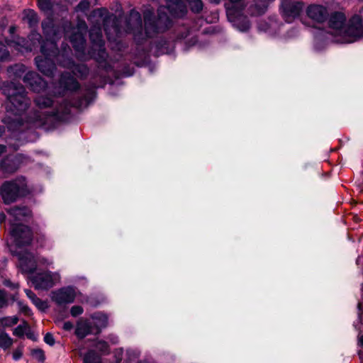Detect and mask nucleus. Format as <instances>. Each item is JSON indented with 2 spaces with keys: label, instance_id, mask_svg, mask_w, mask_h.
Returning <instances> with one entry per match:
<instances>
[{
  "label": "nucleus",
  "instance_id": "obj_51",
  "mask_svg": "<svg viewBox=\"0 0 363 363\" xmlns=\"http://www.w3.org/2000/svg\"><path fill=\"white\" fill-rule=\"evenodd\" d=\"M6 147L4 145H0V155L5 152Z\"/></svg>",
  "mask_w": 363,
  "mask_h": 363
},
{
  "label": "nucleus",
  "instance_id": "obj_14",
  "mask_svg": "<svg viewBox=\"0 0 363 363\" xmlns=\"http://www.w3.org/2000/svg\"><path fill=\"white\" fill-rule=\"evenodd\" d=\"M23 82L32 91L38 93L43 91L47 86L46 82L34 72H27L23 77Z\"/></svg>",
  "mask_w": 363,
  "mask_h": 363
},
{
  "label": "nucleus",
  "instance_id": "obj_4",
  "mask_svg": "<svg viewBox=\"0 0 363 363\" xmlns=\"http://www.w3.org/2000/svg\"><path fill=\"white\" fill-rule=\"evenodd\" d=\"M1 89L7 97V112L20 116L28 108L30 101L23 85L14 82L4 83Z\"/></svg>",
  "mask_w": 363,
  "mask_h": 363
},
{
  "label": "nucleus",
  "instance_id": "obj_56",
  "mask_svg": "<svg viewBox=\"0 0 363 363\" xmlns=\"http://www.w3.org/2000/svg\"><path fill=\"white\" fill-rule=\"evenodd\" d=\"M168 7H169L171 10H173V9H174V8L172 7V5H170V4H169V5H168Z\"/></svg>",
  "mask_w": 363,
  "mask_h": 363
},
{
  "label": "nucleus",
  "instance_id": "obj_1",
  "mask_svg": "<svg viewBox=\"0 0 363 363\" xmlns=\"http://www.w3.org/2000/svg\"><path fill=\"white\" fill-rule=\"evenodd\" d=\"M34 102L38 110L30 113L28 122L36 127L43 125L50 120H62L69 113L71 106H78L77 104L54 101L52 98L43 95L37 96Z\"/></svg>",
  "mask_w": 363,
  "mask_h": 363
},
{
  "label": "nucleus",
  "instance_id": "obj_26",
  "mask_svg": "<svg viewBox=\"0 0 363 363\" xmlns=\"http://www.w3.org/2000/svg\"><path fill=\"white\" fill-rule=\"evenodd\" d=\"M26 70V67L21 64H16L9 68L8 72L11 77L14 79L20 78L25 73Z\"/></svg>",
  "mask_w": 363,
  "mask_h": 363
},
{
  "label": "nucleus",
  "instance_id": "obj_49",
  "mask_svg": "<svg viewBox=\"0 0 363 363\" xmlns=\"http://www.w3.org/2000/svg\"><path fill=\"white\" fill-rule=\"evenodd\" d=\"M4 284L6 286H13V287H17L18 286V284H12L10 281H5L4 282Z\"/></svg>",
  "mask_w": 363,
  "mask_h": 363
},
{
  "label": "nucleus",
  "instance_id": "obj_46",
  "mask_svg": "<svg viewBox=\"0 0 363 363\" xmlns=\"http://www.w3.org/2000/svg\"><path fill=\"white\" fill-rule=\"evenodd\" d=\"M38 262L41 264H46V265H50L53 263L52 261H49L48 259H47L45 258L39 259Z\"/></svg>",
  "mask_w": 363,
  "mask_h": 363
},
{
  "label": "nucleus",
  "instance_id": "obj_21",
  "mask_svg": "<svg viewBox=\"0 0 363 363\" xmlns=\"http://www.w3.org/2000/svg\"><path fill=\"white\" fill-rule=\"evenodd\" d=\"M145 29L147 36H150L152 32H159L160 28L155 25L151 12H146L144 16Z\"/></svg>",
  "mask_w": 363,
  "mask_h": 363
},
{
  "label": "nucleus",
  "instance_id": "obj_54",
  "mask_svg": "<svg viewBox=\"0 0 363 363\" xmlns=\"http://www.w3.org/2000/svg\"><path fill=\"white\" fill-rule=\"evenodd\" d=\"M358 308H359V311H362V305H361V303L358 304Z\"/></svg>",
  "mask_w": 363,
  "mask_h": 363
},
{
  "label": "nucleus",
  "instance_id": "obj_45",
  "mask_svg": "<svg viewBox=\"0 0 363 363\" xmlns=\"http://www.w3.org/2000/svg\"><path fill=\"white\" fill-rule=\"evenodd\" d=\"M62 328L67 331L71 330L73 328V324L69 321H67L64 323Z\"/></svg>",
  "mask_w": 363,
  "mask_h": 363
},
{
  "label": "nucleus",
  "instance_id": "obj_29",
  "mask_svg": "<svg viewBox=\"0 0 363 363\" xmlns=\"http://www.w3.org/2000/svg\"><path fill=\"white\" fill-rule=\"evenodd\" d=\"M24 20L28 23L30 27L35 26L38 21L37 14L33 10L24 11Z\"/></svg>",
  "mask_w": 363,
  "mask_h": 363
},
{
  "label": "nucleus",
  "instance_id": "obj_13",
  "mask_svg": "<svg viewBox=\"0 0 363 363\" xmlns=\"http://www.w3.org/2000/svg\"><path fill=\"white\" fill-rule=\"evenodd\" d=\"M6 212L12 218L11 225L16 222L26 220L32 216V212L29 208L25 206H15L7 208Z\"/></svg>",
  "mask_w": 363,
  "mask_h": 363
},
{
  "label": "nucleus",
  "instance_id": "obj_27",
  "mask_svg": "<svg viewBox=\"0 0 363 363\" xmlns=\"http://www.w3.org/2000/svg\"><path fill=\"white\" fill-rule=\"evenodd\" d=\"M97 328H104L108 324V317L102 313H96L91 316Z\"/></svg>",
  "mask_w": 363,
  "mask_h": 363
},
{
  "label": "nucleus",
  "instance_id": "obj_47",
  "mask_svg": "<svg viewBox=\"0 0 363 363\" xmlns=\"http://www.w3.org/2000/svg\"><path fill=\"white\" fill-rule=\"evenodd\" d=\"M1 167L5 170V171H7V172H13V171H15L17 167H14V168H9L6 166L5 164V162H4V163L1 164Z\"/></svg>",
  "mask_w": 363,
  "mask_h": 363
},
{
  "label": "nucleus",
  "instance_id": "obj_37",
  "mask_svg": "<svg viewBox=\"0 0 363 363\" xmlns=\"http://www.w3.org/2000/svg\"><path fill=\"white\" fill-rule=\"evenodd\" d=\"M277 25V23L275 21H271L270 23H267L266 22L260 23L259 24V29L260 30L268 32L269 31L270 28L272 27H275Z\"/></svg>",
  "mask_w": 363,
  "mask_h": 363
},
{
  "label": "nucleus",
  "instance_id": "obj_8",
  "mask_svg": "<svg viewBox=\"0 0 363 363\" xmlns=\"http://www.w3.org/2000/svg\"><path fill=\"white\" fill-rule=\"evenodd\" d=\"M30 279L36 289L47 290L58 284L60 281L61 277L59 272L48 271L37 273L33 275Z\"/></svg>",
  "mask_w": 363,
  "mask_h": 363
},
{
  "label": "nucleus",
  "instance_id": "obj_57",
  "mask_svg": "<svg viewBox=\"0 0 363 363\" xmlns=\"http://www.w3.org/2000/svg\"><path fill=\"white\" fill-rule=\"evenodd\" d=\"M3 133V130L1 128V127H0V136L2 135Z\"/></svg>",
  "mask_w": 363,
  "mask_h": 363
},
{
  "label": "nucleus",
  "instance_id": "obj_10",
  "mask_svg": "<svg viewBox=\"0 0 363 363\" xmlns=\"http://www.w3.org/2000/svg\"><path fill=\"white\" fill-rule=\"evenodd\" d=\"M303 9V5L301 2L284 1L281 5L282 16L286 22L291 23L299 16Z\"/></svg>",
  "mask_w": 363,
  "mask_h": 363
},
{
  "label": "nucleus",
  "instance_id": "obj_38",
  "mask_svg": "<svg viewBox=\"0 0 363 363\" xmlns=\"http://www.w3.org/2000/svg\"><path fill=\"white\" fill-rule=\"evenodd\" d=\"M9 298L6 293L0 289V308L6 307L8 306Z\"/></svg>",
  "mask_w": 363,
  "mask_h": 363
},
{
  "label": "nucleus",
  "instance_id": "obj_31",
  "mask_svg": "<svg viewBox=\"0 0 363 363\" xmlns=\"http://www.w3.org/2000/svg\"><path fill=\"white\" fill-rule=\"evenodd\" d=\"M38 4L40 10L45 12L54 10V5L50 0H38Z\"/></svg>",
  "mask_w": 363,
  "mask_h": 363
},
{
  "label": "nucleus",
  "instance_id": "obj_11",
  "mask_svg": "<svg viewBox=\"0 0 363 363\" xmlns=\"http://www.w3.org/2000/svg\"><path fill=\"white\" fill-rule=\"evenodd\" d=\"M76 297L75 290L70 286L61 288L52 292V300L58 305L71 303Z\"/></svg>",
  "mask_w": 363,
  "mask_h": 363
},
{
  "label": "nucleus",
  "instance_id": "obj_48",
  "mask_svg": "<svg viewBox=\"0 0 363 363\" xmlns=\"http://www.w3.org/2000/svg\"><path fill=\"white\" fill-rule=\"evenodd\" d=\"M6 220V215L3 212H0V223H2Z\"/></svg>",
  "mask_w": 363,
  "mask_h": 363
},
{
  "label": "nucleus",
  "instance_id": "obj_55",
  "mask_svg": "<svg viewBox=\"0 0 363 363\" xmlns=\"http://www.w3.org/2000/svg\"><path fill=\"white\" fill-rule=\"evenodd\" d=\"M14 29H15V28H14V27H11V28H10V29H9V30H10V32H11V33H13V32L14 31Z\"/></svg>",
  "mask_w": 363,
  "mask_h": 363
},
{
  "label": "nucleus",
  "instance_id": "obj_28",
  "mask_svg": "<svg viewBox=\"0 0 363 363\" xmlns=\"http://www.w3.org/2000/svg\"><path fill=\"white\" fill-rule=\"evenodd\" d=\"M13 340L6 332L0 333V347L4 350L9 349L13 345Z\"/></svg>",
  "mask_w": 363,
  "mask_h": 363
},
{
  "label": "nucleus",
  "instance_id": "obj_42",
  "mask_svg": "<svg viewBox=\"0 0 363 363\" xmlns=\"http://www.w3.org/2000/svg\"><path fill=\"white\" fill-rule=\"evenodd\" d=\"M96 347L102 352H106L108 351V346L106 342L100 341L98 342Z\"/></svg>",
  "mask_w": 363,
  "mask_h": 363
},
{
  "label": "nucleus",
  "instance_id": "obj_15",
  "mask_svg": "<svg viewBox=\"0 0 363 363\" xmlns=\"http://www.w3.org/2000/svg\"><path fill=\"white\" fill-rule=\"evenodd\" d=\"M18 260V266L24 273H33L37 268V261L30 252L19 253Z\"/></svg>",
  "mask_w": 363,
  "mask_h": 363
},
{
  "label": "nucleus",
  "instance_id": "obj_59",
  "mask_svg": "<svg viewBox=\"0 0 363 363\" xmlns=\"http://www.w3.org/2000/svg\"><path fill=\"white\" fill-rule=\"evenodd\" d=\"M215 1H216V3H217V4H218V3H219V0H216Z\"/></svg>",
  "mask_w": 363,
  "mask_h": 363
},
{
  "label": "nucleus",
  "instance_id": "obj_20",
  "mask_svg": "<svg viewBox=\"0 0 363 363\" xmlns=\"http://www.w3.org/2000/svg\"><path fill=\"white\" fill-rule=\"evenodd\" d=\"M91 333L92 327L87 320H80L77 322L75 334L78 337L84 338Z\"/></svg>",
  "mask_w": 363,
  "mask_h": 363
},
{
  "label": "nucleus",
  "instance_id": "obj_3",
  "mask_svg": "<svg viewBox=\"0 0 363 363\" xmlns=\"http://www.w3.org/2000/svg\"><path fill=\"white\" fill-rule=\"evenodd\" d=\"M42 27L46 35V41L40 46L43 56L35 57V63L42 73L47 76H52L55 69L53 58L57 57L58 52L55 41L62 32L60 28L55 27L51 21L43 22Z\"/></svg>",
  "mask_w": 363,
  "mask_h": 363
},
{
  "label": "nucleus",
  "instance_id": "obj_34",
  "mask_svg": "<svg viewBox=\"0 0 363 363\" xmlns=\"http://www.w3.org/2000/svg\"><path fill=\"white\" fill-rule=\"evenodd\" d=\"M31 355L35 359L43 362L45 359V354L43 350L40 348L33 349L31 350Z\"/></svg>",
  "mask_w": 363,
  "mask_h": 363
},
{
  "label": "nucleus",
  "instance_id": "obj_41",
  "mask_svg": "<svg viewBox=\"0 0 363 363\" xmlns=\"http://www.w3.org/2000/svg\"><path fill=\"white\" fill-rule=\"evenodd\" d=\"M44 341L45 343L50 346H52L55 342L53 335L50 333L45 334L44 337Z\"/></svg>",
  "mask_w": 363,
  "mask_h": 363
},
{
  "label": "nucleus",
  "instance_id": "obj_12",
  "mask_svg": "<svg viewBox=\"0 0 363 363\" xmlns=\"http://www.w3.org/2000/svg\"><path fill=\"white\" fill-rule=\"evenodd\" d=\"M40 39L41 36L38 33L31 32L28 36V40L23 38L18 39L13 46L20 52L32 51L38 47V45L41 44Z\"/></svg>",
  "mask_w": 363,
  "mask_h": 363
},
{
  "label": "nucleus",
  "instance_id": "obj_23",
  "mask_svg": "<svg viewBox=\"0 0 363 363\" xmlns=\"http://www.w3.org/2000/svg\"><path fill=\"white\" fill-rule=\"evenodd\" d=\"M110 20H111L113 22V26H112L111 28L108 26V20L105 21L104 26H105V31L106 33L107 37L109 40L115 39V37H118L119 35V28L116 24V22L115 21L116 17L115 16H111L108 18Z\"/></svg>",
  "mask_w": 363,
  "mask_h": 363
},
{
  "label": "nucleus",
  "instance_id": "obj_40",
  "mask_svg": "<svg viewBox=\"0 0 363 363\" xmlns=\"http://www.w3.org/2000/svg\"><path fill=\"white\" fill-rule=\"evenodd\" d=\"M89 7V3L86 0H83L79 2V4L77 6V11H86Z\"/></svg>",
  "mask_w": 363,
  "mask_h": 363
},
{
  "label": "nucleus",
  "instance_id": "obj_18",
  "mask_svg": "<svg viewBox=\"0 0 363 363\" xmlns=\"http://www.w3.org/2000/svg\"><path fill=\"white\" fill-rule=\"evenodd\" d=\"M90 39L94 46L99 49V56L101 59H104L106 56L104 48V41L100 28L91 29L90 31Z\"/></svg>",
  "mask_w": 363,
  "mask_h": 363
},
{
  "label": "nucleus",
  "instance_id": "obj_35",
  "mask_svg": "<svg viewBox=\"0 0 363 363\" xmlns=\"http://www.w3.org/2000/svg\"><path fill=\"white\" fill-rule=\"evenodd\" d=\"M28 328V325L26 322L18 325L13 330V334L18 337H23Z\"/></svg>",
  "mask_w": 363,
  "mask_h": 363
},
{
  "label": "nucleus",
  "instance_id": "obj_36",
  "mask_svg": "<svg viewBox=\"0 0 363 363\" xmlns=\"http://www.w3.org/2000/svg\"><path fill=\"white\" fill-rule=\"evenodd\" d=\"M17 303H18V306L19 308V311L21 313H22L24 315H28V316H29L32 314L30 308L26 304H25L24 303H23L21 301H18Z\"/></svg>",
  "mask_w": 363,
  "mask_h": 363
},
{
  "label": "nucleus",
  "instance_id": "obj_25",
  "mask_svg": "<svg viewBox=\"0 0 363 363\" xmlns=\"http://www.w3.org/2000/svg\"><path fill=\"white\" fill-rule=\"evenodd\" d=\"M69 68L72 69L73 74L76 76L83 77L88 74L89 69L85 65H74L69 62Z\"/></svg>",
  "mask_w": 363,
  "mask_h": 363
},
{
  "label": "nucleus",
  "instance_id": "obj_32",
  "mask_svg": "<svg viewBox=\"0 0 363 363\" xmlns=\"http://www.w3.org/2000/svg\"><path fill=\"white\" fill-rule=\"evenodd\" d=\"M191 10L194 13H199L203 9V3L201 0H186Z\"/></svg>",
  "mask_w": 363,
  "mask_h": 363
},
{
  "label": "nucleus",
  "instance_id": "obj_52",
  "mask_svg": "<svg viewBox=\"0 0 363 363\" xmlns=\"http://www.w3.org/2000/svg\"><path fill=\"white\" fill-rule=\"evenodd\" d=\"M359 320L363 324V313L361 312V313H359Z\"/></svg>",
  "mask_w": 363,
  "mask_h": 363
},
{
  "label": "nucleus",
  "instance_id": "obj_17",
  "mask_svg": "<svg viewBox=\"0 0 363 363\" xmlns=\"http://www.w3.org/2000/svg\"><path fill=\"white\" fill-rule=\"evenodd\" d=\"M143 24L140 14L136 11H131L128 21V32H132L135 36L141 34Z\"/></svg>",
  "mask_w": 363,
  "mask_h": 363
},
{
  "label": "nucleus",
  "instance_id": "obj_53",
  "mask_svg": "<svg viewBox=\"0 0 363 363\" xmlns=\"http://www.w3.org/2000/svg\"><path fill=\"white\" fill-rule=\"evenodd\" d=\"M9 125V129H14L15 128V125L13 124H8Z\"/></svg>",
  "mask_w": 363,
  "mask_h": 363
},
{
  "label": "nucleus",
  "instance_id": "obj_19",
  "mask_svg": "<svg viewBox=\"0 0 363 363\" xmlns=\"http://www.w3.org/2000/svg\"><path fill=\"white\" fill-rule=\"evenodd\" d=\"M60 84L67 91H76L79 88V83L69 73H65L62 75Z\"/></svg>",
  "mask_w": 363,
  "mask_h": 363
},
{
  "label": "nucleus",
  "instance_id": "obj_60",
  "mask_svg": "<svg viewBox=\"0 0 363 363\" xmlns=\"http://www.w3.org/2000/svg\"><path fill=\"white\" fill-rule=\"evenodd\" d=\"M2 330V328H1V327L0 326V330Z\"/></svg>",
  "mask_w": 363,
  "mask_h": 363
},
{
  "label": "nucleus",
  "instance_id": "obj_5",
  "mask_svg": "<svg viewBox=\"0 0 363 363\" xmlns=\"http://www.w3.org/2000/svg\"><path fill=\"white\" fill-rule=\"evenodd\" d=\"M28 193L27 184L23 177L5 182L0 187V195L5 204L14 203Z\"/></svg>",
  "mask_w": 363,
  "mask_h": 363
},
{
  "label": "nucleus",
  "instance_id": "obj_50",
  "mask_svg": "<svg viewBox=\"0 0 363 363\" xmlns=\"http://www.w3.org/2000/svg\"><path fill=\"white\" fill-rule=\"evenodd\" d=\"M358 343L360 346L363 347V335L359 337Z\"/></svg>",
  "mask_w": 363,
  "mask_h": 363
},
{
  "label": "nucleus",
  "instance_id": "obj_7",
  "mask_svg": "<svg viewBox=\"0 0 363 363\" xmlns=\"http://www.w3.org/2000/svg\"><path fill=\"white\" fill-rule=\"evenodd\" d=\"M225 3V9L228 18L233 22L241 31H245L250 28L249 22L243 18V22L240 25V21L242 18V11L245 6L244 0H228Z\"/></svg>",
  "mask_w": 363,
  "mask_h": 363
},
{
  "label": "nucleus",
  "instance_id": "obj_30",
  "mask_svg": "<svg viewBox=\"0 0 363 363\" xmlns=\"http://www.w3.org/2000/svg\"><path fill=\"white\" fill-rule=\"evenodd\" d=\"M18 322V318L16 315L6 316L0 318V326L2 329L11 327Z\"/></svg>",
  "mask_w": 363,
  "mask_h": 363
},
{
  "label": "nucleus",
  "instance_id": "obj_44",
  "mask_svg": "<svg viewBox=\"0 0 363 363\" xmlns=\"http://www.w3.org/2000/svg\"><path fill=\"white\" fill-rule=\"evenodd\" d=\"M22 354H23L22 350L21 348H18V349H16V350L13 351V358L15 360H18V359H19L22 357Z\"/></svg>",
  "mask_w": 363,
  "mask_h": 363
},
{
  "label": "nucleus",
  "instance_id": "obj_33",
  "mask_svg": "<svg viewBox=\"0 0 363 363\" xmlns=\"http://www.w3.org/2000/svg\"><path fill=\"white\" fill-rule=\"evenodd\" d=\"M84 363H101L99 357L94 351L88 352L84 358Z\"/></svg>",
  "mask_w": 363,
  "mask_h": 363
},
{
  "label": "nucleus",
  "instance_id": "obj_2",
  "mask_svg": "<svg viewBox=\"0 0 363 363\" xmlns=\"http://www.w3.org/2000/svg\"><path fill=\"white\" fill-rule=\"evenodd\" d=\"M328 23L330 32L337 43H353L361 38L363 33L361 19L357 15H354L346 21L343 13L334 12L330 15Z\"/></svg>",
  "mask_w": 363,
  "mask_h": 363
},
{
  "label": "nucleus",
  "instance_id": "obj_9",
  "mask_svg": "<svg viewBox=\"0 0 363 363\" xmlns=\"http://www.w3.org/2000/svg\"><path fill=\"white\" fill-rule=\"evenodd\" d=\"M11 235L18 246L30 245L33 239L30 228L23 224L12 223L11 226Z\"/></svg>",
  "mask_w": 363,
  "mask_h": 363
},
{
  "label": "nucleus",
  "instance_id": "obj_22",
  "mask_svg": "<svg viewBox=\"0 0 363 363\" xmlns=\"http://www.w3.org/2000/svg\"><path fill=\"white\" fill-rule=\"evenodd\" d=\"M274 0H255V4L250 8L252 15H262L265 13L268 5Z\"/></svg>",
  "mask_w": 363,
  "mask_h": 363
},
{
  "label": "nucleus",
  "instance_id": "obj_43",
  "mask_svg": "<svg viewBox=\"0 0 363 363\" xmlns=\"http://www.w3.org/2000/svg\"><path fill=\"white\" fill-rule=\"evenodd\" d=\"M176 6L178 7L180 10L179 13L175 12V15L177 16H182L186 13V9L185 6H182L181 4H177Z\"/></svg>",
  "mask_w": 363,
  "mask_h": 363
},
{
  "label": "nucleus",
  "instance_id": "obj_39",
  "mask_svg": "<svg viewBox=\"0 0 363 363\" xmlns=\"http://www.w3.org/2000/svg\"><path fill=\"white\" fill-rule=\"evenodd\" d=\"M84 310L80 306H74L71 308L70 313L73 317H76L79 315H81L83 313Z\"/></svg>",
  "mask_w": 363,
  "mask_h": 363
},
{
  "label": "nucleus",
  "instance_id": "obj_6",
  "mask_svg": "<svg viewBox=\"0 0 363 363\" xmlns=\"http://www.w3.org/2000/svg\"><path fill=\"white\" fill-rule=\"evenodd\" d=\"M87 30V26L84 21H79L76 28H72L69 22L64 25L63 33L69 38L73 47L77 52H83L84 50V35Z\"/></svg>",
  "mask_w": 363,
  "mask_h": 363
},
{
  "label": "nucleus",
  "instance_id": "obj_24",
  "mask_svg": "<svg viewBox=\"0 0 363 363\" xmlns=\"http://www.w3.org/2000/svg\"><path fill=\"white\" fill-rule=\"evenodd\" d=\"M25 293L32 303L40 310H44L48 307L46 302L42 301L30 289H25Z\"/></svg>",
  "mask_w": 363,
  "mask_h": 363
},
{
  "label": "nucleus",
  "instance_id": "obj_58",
  "mask_svg": "<svg viewBox=\"0 0 363 363\" xmlns=\"http://www.w3.org/2000/svg\"><path fill=\"white\" fill-rule=\"evenodd\" d=\"M359 354L360 358H362V352H359Z\"/></svg>",
  "mask_w": 363,
  "mask_h": 363
},
{
  "label": "nucleus",
  "instance_id": "obj_16",
  "mask_svg": "<svg viewBox=\"0 0 363 363\" xmlns=\"http://www.w3.org/2000/svg\"><path fill=\"white\" fill-rule=\"evenodd\" d=\"M306 14L311 20L318 22H323L328 16L326 7L319 4H311L306 9Z\"/></svg>",
  "mask_w": 363,
  "mask_h": 363
}]
</instances>
